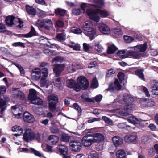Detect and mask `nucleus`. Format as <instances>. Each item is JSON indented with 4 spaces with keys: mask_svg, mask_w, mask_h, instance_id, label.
Wrapping results in <instances>:
<instances>
[{
    "mask_svg": "<svg viewBox=\"0 0 158 158\" xmlns=\"http://www.w3.org/2000/svg\"><path fill=\"white\" fill-rule=\"evenodd\" d=\"M98 28L99 31L103 34H109L110 32V29L108 26L103 23L99 24Z\"/></svg>",
    "mask_w": 158,
    "mask_h": 158,
    "instance_id": "4468645a",
    "label": "nucleus"
},
{
    "mask_svg": "<svg viewBox=\"0 0 158 158\" xmlns=\"http://www.w3.org/2000/svg\"><path fill=\"white\" fill-rule=\"evenodd\" d=\"M125 76V74L123 73L119 72L118 73L117 75L118 80H116L117 82H119V83L121 85V84L122 83L124 79Z\"/></svg>",
    "mask_w": 158,
    "mask_h": 158,
    "instance_id": "c9c22d12",
    "label": "nucleus"
},
{
    "mask_svg": "<svg viewBox=\"0 0 158 158\" xmlns=\"http://www.w3.org/2000/svg\"><path fill=\"white\" fill-rule=\"evenodd\" d=\"M66 84L68 87L73 88L75 91L78 92L76 89L77 87V83L73 79H71L67 80L66 82Z\"/></svg>",
    "mask_w": 158,
    "mask_h": 158,
    "instance_id": "f3484780",
    "label": "nucleus"
},
{
    "mask_svg": "<svg viewBox=\"0 0 158 158\" xmlns=\"http://www.w3.org/2000/svg\"><path fill=\"white\" fill-rule=\"evenodd\" d=\"M38 24L41 28L48 31H49L53 26V23L51 20L47 19H43Z\"/></svg>",
    "mask_w": 158,
    "mask_h": 158,
    "instance_id": "423d86ee",
    "label": "nucleus"
},
{
    "mask_svg": "<svg viewBox=\"0 0 158 158\" xmlns=\"http://www.w3.org/2000/svg\"><path fill=\"white\" fill-rule=\"evenodd\" d=\"M33 132L31 129H26L23 135V140L27 142L31 141L34 139Z\"/></svg>",
    "mask_w": 158,
    "mask_h": 158,
    "instance_id": "1a4fd4ad",
    "label": "nucleus"
},
{
    "mask_svg": "<svg viewBox=\"0 0 158 158\" xmlns=\"http://www.w3.org/2000/svg\"><path fill=\"white\" fill-rule=\"evenodd\" d=\"M72 11L73 15H79L82 13L80 8H74L72 10Z\"/></svg>",
    "mask_w": 158,
    "mask_h": 158,
    "instance_id": "de8ad7c7",
    "label": "nucleus"
},
{
    "mask_svg": "<svg viewBox=\"0 0 158 158\" xmlns=\"http://www.w3.org/2000/svg\"><path fill=\"white\" fill-rule=\"evenodd\" d=\"M116 158H126L125 152L122 150L118 151L116 153Z\"/></svg>",
    "mask_w": 158,
    "mask_h": 158,
    "instance_id": "f704fd0d",
    "label": "nucleus"
},
{
    "mask_svg": "<svg viewBox=\"0 0 158 158\" xmlns=\"http://www.w3.org/2000/svg\"><path fill=\"white\" fill-rule=\"evenodd\" d=\"M81 27L83 30L86 31L85 32V35L89 37L91 40L95 39L96 34V31L92 27L91 23L87 22L84 23Z\"/></svg>",
    "mask_w": 158,
    "mask_h": 158,
    "instance_id": "7ed1b4c3",
    "label": "nucleus"
},
{
    "mask_svg": "<svg viewBox=\"0 0 158 158\" xmlns=\"http://www.w3.org/2000/svg\"><path fill=\"white\" fill-rule=\"evenodd\" d=\"M142 89L145 93V95L146 97L149 98L150 97V94L149 93V91L147 88L144 86H142Z\"/></svg>",
    "mask_w": 158,
    "mask_h": 158,
    "instance_id": "e2e57ef3",
    "label": "nucleus"
},
{
    "mask_svg": "<svg viewBox=\"0 0 158 158\" xmlns=\"http://www.w3.org/2000/svg\"><path fill=\"white\" fill-rule=\"evenodd\" d=\"M83 49L85 51L87 52L90 49L92 48V46L89 44L86 43H84L83 44Z\"/></svg>",
    "mask_w": 158,
    "mask_h": 158,
    "instance_id": "864d4df0",
    "label": "nucleus"
},
{
    "mask_svg": "<svg viewBox=\"0 0 158 158\" xmlns=\"http://www.w3.org/2000/svg\"><path fill=\"white\" fill-rule=\"evenodd\" d=\"M128 122L133 124H138L140 123V121L137 118L134 116L132 115L129 116L127 118Z\"/></svg>",
    "mask_w": 158,
    "mask_h": 158,
    "instance_id": "cd10ccee",
    "label": "nucleus"
},
{
    "mask_svg": "<svg viewBox=\"0 0 158 158\" xmlns=\"http://www.w3.org/2000/svg\"><path fill=\"white\" fill-rule=\"evenodd\" d=\"M6 28L3 24L0 23V33H4L6 31Z\"/></svg>",
    "mask_w": 158,
    "mask_h": 158,
    "instance_id": "0e129e2a",
    "label": "nucleus"
},
{
    "mask_svg": "<svg viewBox=\"0 0 158 158\" xmlns=\"http://www.w3.org/2000/svg\"><path fill=\"white\" fill-rule=\"evenodd\" d=\"M152 94L155 95H158V83L153 84L152 87Z\"/></svg>",
    "mask_w": 158,
    "mask_h": 158,
    "instance_id": "e433bc0d",
    "label": "nucleus"
},
{
    "mask_svg": "<svg viewBox=\"0 0 158 158\" xmlns=\"http://www.w3.org/2000/svg\"><path fill=\"white\" fill-rule=\"evenodd\" d=\"M144 70L143 69H139L136 70L135 72V74L141 79L144 80V75L143 72Z\"/></svg>",
    "mask_w": 158,
    "mask_h": 158,
    "instance_id": "2f4dec72",
    "label": "nucleus"
},
{
    "mask_svg": "<svg viewBox=\"0 0 158 158\" xmlns=\"http://www.w3.org/2000/svg\"><path fill=\"white\" fill-rule=\"evenodd\" d=\"M118 127L121 129H126L127 127L130 126L126 125V123H119L118 125Z\"/></svg>",
    "mask_w": 158,
    "mask_h": 158,
    "instance_id": "bf43d9fd",
    "label": "nucleus"
},
{
    "mask_svg": "<svg viewBox=\"0 0 158 158\" xmlns=\"http://www.w3.org/2000/svg\"><path fill=\"white\" fill-rule=\"evenodd\" d=\"M81 97L84 102L93 103L95 102V101L93 99L88 98L85 94H82Z\"/></svg>",
    "mask_w": 158,
    "mask_h": 158,
    "instance_id": "72a5a7b5",
    "label": "nucleus"
},
{
    "mask_svg": "<svg viewBox=\"0 0 158 158\" xmlns=\"http://www.w3.org/2000/svg\"><path fill=\"white\" fill-rule=\"evenodd\" d=\"M17 96L21 100H24L25 98V94L20 90L18 91V92L17 94Z\"/></svg>",
    "mask_w": 158,
    "mask_h": 158,
    "instance_id": "6e6d98bb",
    "label": "nucleus"
},
{
    "mask_svg": "<svg viewBox=\"0 0 158 158\" xmlns=\"http://www.w3.org/2000/svg\"><path fill=\"white\" fill-rule=\"evenodd\" d=\"M43 102L41 99L37 97V98L33 100H32L31 103L35 105H41L42 104Z\"/></svg>",
    "mask_w": 158,
    "mask_h": 158,
    "instance_id": "c03bdc74",
    "label": "nucleus"
},
{
    "mask_svg": "<svg viewBox=\"0 0 158 158\" xmlns=\"http://www.w3.org/2000/svg\"><path fill=\"white\" fill-rule=\"evenodd\" d=\"M66 12V10L60 8H57L55 10L56 14L60 17H63Z\"/></svg>",
    "mask_w": 158,
    "mask_h": 158,
    "instance_id": "473e14b6",
    "label": "nucleus"
},
{
    "mask_svg": "<svg viewBox=\"0 0 158 158\" xmlns=\"http://www.w3.org/2000/svg\"><path fill=\"white\" fill-rule=\"evenodd\" d=\"M40 74H35L34 73H31V78L33 80H38L40 77Z\"/></svg>",
    "mask_w": 158,
    "mask_h": 158,
    "instance_id": "13d9d810",
    "label": "nucleus"
},
{
    "mask_svg": "<svg viewBox=\"0 0 158 158\" xmlns=\"http://www.w3.org/2000/svg\"><path fill=\"white\" fill-rule=\"evenodd\" d=\"M89 158H99L98 154L95 152H92L89 154Z\"/></svg>",
    "mask_w": 158,
    "mask_h": 158,
    "instance_id": "4d7b16f0",
    "label": "nucleus"
},
{
    "mask_svg": "<svg viewBox=\"0 0 158 158\" xmlns=\"http://www.w3.org/2000/svg\"><path fill=\"white\" fill-rule=\"evenodd\" d=\"M12 131L13 132H20V133H23V129L20 126L15 125L13 126L12 128Z\"/></svg>",
    "mask_w": 158,
    "mask_h": 158,
    "instance_id": "37998d69",
    "label": "nucleus"
},
{
    "mask_svg": "<svg viewBox=\"0 0 158 158\" xmlns=\"http://www.w3.org/2000/svg\"><path fill=\"white\" fill-rule=\"evenodd\" d=\"M99 84L97 79L96 77L94 78L90 85V87L92 88L95 89L98 86Z\"/></svg>",
    "mask_w": 158,
    "mask_h": 158,
    "instance_id": "ea45409f",
    "label": "nucleus"
},
{
    "mask_svg": "<svg viewBox=\"0 0 158 158\" xmlns=\"http://www.w3.org/2000/svg\"><path fill=\"white\" fill-rule=\"evenodd\" d=\"M42 75L48 76V69L46 68H42L41 71Z\"/></svg>",
    "mask_w": 158,
    "mask_h": 158,
    "instance_id": "69168bd1",
    "label": "nucleus"
},
{
    "mask_svg": "<svg viewBox=\"0 0 158 158\" xmlns=\"http://www.w3.org/2000/svg\"><path fill=\"white\" fill-rule=\"evenodd\" d=\"M125 40L128 43H130L133 41L134 39L133 37L128 35L124 36Z\"/></svg>",
    "mask_w": 158,
    "mask_h": 158,
    "instance_id": "603ef678",
    "label": "nucleus"
},
{
    "mask_svg": "<svg viewBox=\"0 0 158 158\" xmlns=\"http://www.w3.org/2000/svg\"><path fill=\"white\" fill-rule=\"evenodd\" d=\"M56 38L60 41H64L65 40V35L63 33H58L56 36Z\"/></svg>",
    "mask_w": 158,
    "mask_h": 158,
    "instance_id": "3c124183",
    "label": "nucleus"
},
{
    "mask_svg": "<svg viewBox=\"0 0 158 158\" xmlns=\"http://www.w3.org/2000/svg\"><path fill=\"white\" fill-rule=\"evenodd\" d=\"M150 140V139L148 136H144L142 137V142L144 144H147Z\"/></svg>",
    "mask_w": 158,
    "mask_h": 158,
    "instance_id": "052dcab7",
    "label": "nucleus"
},
{
    "mask_svg": "<svg viewBox=\"0 0 158 158\" xmlns=\"http://www.w3.org/2000/svg\"><path fill=\"white\" fill-rule=\"evenodd\" d=\"M97 64V63L96 61L91 62L89 64L88 67L90 68H95Z\"/></svg>",
    "mask_w": 158,
    "mask_h": 158,
    "instance_id": "338daca9",
    "label": "nucleus"
},
{
    "mask_svg": "<svg viewBox=\"0 0 158 158\" xmlns=\"http://www.w3.org/2000/svg\"><path fill=\"white\" fill-rule=\"evenodd\" d=\"M25 8L26 11L28 15L35 16L36 15L37 11L32 6L28 5H26L25 6Z\"/></svg>",
    "mask_w": 158,
    "mask_h": 158,
    "instance_id": "aec40b11",
    "label": "nucleus"
},
{
    "mask_svg": "<svg viewBox=\"0 0 158 158\" xmlns=\"http://www.w3.org/2000/svg\"><path fill=\"white\" fill-rule=\"evenodd\" d=\"M117 54L118 56L121 58H125L127 57L126 51L124 50L118 51L117 52Z\"/></svg>",
    "mask_w": 158,
    "mask_h": 158,
    "instance_id": "79ce46f5",
    "label": "nucleus"
},
{
    "mask_svg": "<svg viewBox=\"0 0 158 158\" xmlns=\"http://www.w3.org/2000/svg\"><path fill=\"white\" fill-rule=\"evenodd\" d=\"M94 48L98 52H102L103 49L99 44L98 43H96L94 45Z\"/></svg>",
    "mask_w": 158,
    "mask_h": 158,
    "instance_id": "8fccbe9b",
    "label": "nucleus"
},
{
    "mask_svg": "<svg viewBox=\"0 0 158 158\" xmlns=\"http://www.w3.org/2000/svg\"><path fill=\"white\" fill-rule=\"evenodd\" d=\"M38 33L36 31L35 28L32 26L31 27L30 31L29 33L25 34H20L22 37L24 38H31L33 36H37Z\"/></svg>",
    "mask_w": 158,
    "mask_h": 158,
    "instance_id": "dca6fc26",
    "label": "nucleus"
},
{
    "mask_svg": "<svg viewBox=\"0 0 158 158\" xmlns=\"http://www.w3.org/2000/svg\"><path fill=\"white\" fill-rule=\"evenodd\" d=\"M135 49L138 50V51L141 52H145L147 48V43L145 42L144 44L137 45L134 47Z\"/></svg>",
    "mask_w": 158,
    "mask_h": 158,
    "instance_id": "4be33fe9",
    "label": "nucleus"
},
{
    "mask_svg": "<svg viewBox=\"0 0 158 158\" xmlns=\"http://www.w3.org/2000/svg\"><path fill=\"white\" fill-rule=\"evenodd\" d=\"M53 125L50 128V131L52 133L54 134H57L59 132V130L58 126L55 124V123H52Z\"/></svg>",
    "mask_w": 158,
    "mask_h": 158,
    "instance_id": "a19ab883",
    "label": "nucleus"
},
{
    "mask_svg": "<svg viewBox=\"0 0 158 158\" xmlns=\"http://www.w3.org/2000/svg\"><path fill=\"white\" fill-rule=\"evenodd\" d=\"M71 32L76 34H79L82 33L81 30L79 28L76 27H74L71 30Z\"/></svg>",
    "mask_w": 158,
    "mask_h": 158,
    "instance_id": "5fc2aeb1",
    "label": "nucleus"
},
{
    "mask_svg": "<svg viewBox=\"0 0 158 158\" xmlns=\"http://www.w3.org/2000/svg\"><path fill=\"white\" fill-rule=\"evenodd\" d=\"M64 58L60 56H57L54 57L52 61V65L58 64H62V63L63 61Z\"/></svg>",
    "mask_w": 158,
    "mask_h": 158,
    "instance_id": "393cba45",
    "label": "nucleus"
},
{
    "mask_svg": "<svg viewBox=\"0 0 158 158\" xmlns=\"http://www.w3.org/2000/svg\"><path fill=\"white\" fill-rule=\"evenodd\" d=\"M88 6L86 3H82L80 5L81 9L82 12H83L84 13L86 10V13H87V11L89 9H91V8H88Z\"/></svg>",
    "mask_w": 158,
    "mask_h": 158,
    "instance_id": "49530a36",
    "label": "nucleus"
},
{
    "mask_svg": "<svg viewBox=\"0 0 158 158\" xmlns=\"http://www.w3.org/2000/svg\"><path fill=\"white\" fill-rule=\"evenodd\" d=\"M60 137L61 141L62 142H67L69 141L70 136L64 132H63L60 134Z\"/></svg>",
    "mask_w": 158,
    "mask_h": 158,
    "instance_id": "7c9ffc66",
    "label": "nucleus"
},
{
    "mask_svg": "<svg viewBox=\"0 0 158 158\" xmlns=\"http://www.w3.org/2000/svg\"><path fill=\"white\" fill-rule=\"evenodd\" d=\"M93 138V141L94 143H100L104 141V137L103 135L99 133H97L94 134Z\"/></svg>",
    "mask_w": 158,
    "mask_h": 158,
    "instance_id": "a211bd4d",
    "label": "nucleus"
},
{
    "mask_svg": "<svg viewBox=\"0 0 158 158\" xmlns=\"http://www.w3.org/2000/svg\"><path fill=\"white\" fill-rule=\"evenodd\" d=\"M102 98V96L101 94L97 95L95 97L94 100L97 102H101Z\"/></svg>",
    "mask_w": 158,
    "mask_h": 158,
    "instance_id": "774afa93",
    "label": "nucleus"
},
{
    "mask_svg": "<svg viewBox=\"0 0 158 158\" xmlns=\"http://www.w3.org/2000/svg\"><path fill=\"white\" fill-rule=\"evenodd\" d=\"M40 85L41 87H45L46 88H48L49 86L52 85V83L51 81L46 80L40 81Z\"/></svg>",
    "mask_w": 158,
    "mask_h": 158,
    "instance_id": "4c0bfd02",
    "label": "nucleus"
},
{
    "mask_svg": "<svg viewBox=\"0 0 158 158\" xmlns=\"http://www.w3.org/2000/svg\"><path fill=\"white\" fill-rule=\"evenodd\" d=\"M53 67V73L55 76L56 77H59L62 71L65 68V65L64 64H59L52 65Z\"/></svg>",
    "mask_w": 158,
    "mask_h": 158,
    "instance_id": "0eeeda50",
    "label": "nucleus"
},
{
    "mask_svg": "<svg viewBox=\"0 0 158 158\" xmlns=\"http://www.w3.org/2000/svg\"><path fill=\"white\" fill-rule=\"evenodd\" d=\"M77 88L76 89L78 92L81 90L87 89L89 86V83L88 79L85 77L80 76L77 79Z\"/></svg>",
    "mask_w": 158,
    "mask_h": 158,
    "instance_id": "20e7f679",
    "label": "nucleus"
},
{
    "mask_svg": "<svg viewBox=\"0 0 158 158\" xmlns=\"http://www.w3.org/2000/svg\"><path fill=\"white\" fill-rule=\"evenodd\" d=\"M70 148L71 150L75 152H79L81 149L82 145L79 141L73 140L70 143Z\"/></svg>",
    "mask_w": 158,
    "mask_h": 158,
    "instance_id": "6e6552de",
    "label": "nucleus"
},
{
    "mask_svg": "<svg viewBox=\"0 0 158 158\" xmlns=\"http://www.w3.org/2000/svg\"><path fill=\"white\" fill-rule=\"evenodd\" d=\"M22 148V151L21 152H28V153L33 154L35 156L39 157H41L42 156V155L40 153L34 148L30 147L29 149L26 148Z\"/></svg>",
    "mask_w": 158,
    "mask_h": 158,
    "instance_id": "f8f14e48",
    "label": "nucleus"
},
{
    "mask_svg": "<svg viewBox=\"0 0 158 158\" xmlns=\"http://www.w3.org/2000/svg\"><path fill=\"white\" fill-rule=\"evenodd\" d=\"M12 45L14 47H17L19 46L21 47H24V44L21 42H15L12 44Z\"/></svg>",
    "mask_w": 158,
    "mask_h": 158,
    "instance_id": "680f3d73",
    "label": "nucleus"
},
{
    "mask_svg": "<svg viewBox=\"0 0 158 158\" xmlns=\"http://www.w3.org/2000/svg\"><path fill=\"white\" fill-rule=\"evenodd\" d=\"M49 140H52L51 143L53 144H56L59 140V138L58 136L55 135H50L48 137Z\"/></svg>",
    "mask_w": 158,
    "mask_h": 158,
    "instance_id": "58836bf2",
    "label": "nucleus"
},
{
    "mask_svg": "<svg viewBox=\"0 0 158 158\" xmlns=\"http://www.w3.org/2000/svg\"><path fill=\"white\" fill-rule=\"evenodd\" d=\"M37 92L34 89L31 88L29 90V93L28 96V99L31 102L33 100L37 98Z\"/></svg>",
    "mask_w": 158,
    "mask_h": 158,
    "instance_id": "6ab92c4d",
    "label": "nucleus"
},
{
    "mask_svg": "<svg viewBox=\"0 0 158 158\" xmlns=\"http://www.w3.org/2000/svg\"><path fill=\"white\" fill-rule=\"evenodd\" d=\"M121 88V86L119 82H117L116 80H115L114 83H111L109 85L108 88L106 90L113 92L115 91L116 90H120Z\"/></svg>",
    "mask_w": 158,
    "mask_h": 158,
    "instance_id": "9b49d317",
    "label": "nucleus"
},
{
    "mask_svg": "<svg viewBox=\"0 0 158 158\" xmlns=\"http://www.w3.org/2000/svg\"><path fill=\"white\" fill-rule=\"evenodd\" d=\"M94 3L91 5L95 8H101L104 5V1H93Z\"/></svg>",
    "mask_w": 158,
    "mask_h": 158,
    "instance_id": "c85d7f7f",
    "label": "nucleus"
},
{
    "mask_svg": "<svg viewBox=\"0 0 158 158\" xmlns=\"http://www.w3.org/2000/svg\"><path fill=\"white\" fill-rule=\"evenodd\" d=\"M87 14L91 19L96 22H99L100 19L98 14L103 17H106L109 15L107 11L100 9L96 10L93 9H89L87 11Z\"/></svg>",
    "mask_w": 158,
    "mask_h": 158,
    "instance_id": "f03ea898",
    "label": "nucleus"
},
{
    "mask_svg": "<svg viewBox=\"0 0 158 158\" xmlns=\"http://www.w3.org/2000/svg\"><path fill=\"white\" fill-rule=\"evenodd\" d=\"M59 152L62 155H66L68 154V148L65 146L59 145L57 147Z\"/></svg>",
    "mask_w": 158,
    "mask_h": 158,
    "instance_id": "5701e85b",
    "label": "nucleus"
},
{
    "mask_svg": "<svg viewBox=\"0 0 158 158\" xmlns=\"http://www.w3.org/2000/svg\"><path fill=\"white\" fill-rule=\"evenodd\" d=\"M15 17L13 15H8L5 19V22L6 24L9 27H11L14 24V21Z\"/></svg>",
    "mask_w": 158,
    "mask_h": 158,
    "instance_id": "412c9836",
    "label": "nucleus"
},
{
    "mask_svg": "<svg viewBox=\"0 0 158 158\" xmlns=\"http://www.w3.org/2000/svg\"><path fill=\"white\" fill-rule=\"evenodd\" d=\"M134 101V98L131 95L127 93L125 94L123 96V101L126 104L123 107V110L127 112H121L120 114L123 116H127L129 115L130 112L133 109V105L132 104Z\"/></svg>",
    "mask_w": 158,
    "mask_h": 158,
    "instance_id": "f257e3e1",
    "label": "nucleus"
},
{
    "mask_svg": "<svg viewBox=\"0 0 158 158\" xmlns=\"http://www.w3.org/2000/svg\"><path fill=\"white\" fill-rule=\"evenodd\" d=\"M90 136H92L91 133L86 134L83 138L81 140V142L82 144L84 146H89L92 144L93 142H94L93 138L91 139L88 138V137Z\"/></svg>",
    "mask_w": 158,
    "mask_h": 158,
    "instance_id": "9d476101",
    "label": "nucleus"
},
{
    "mask_svg": "<svg viewBox=\"0 0 158 158\" xmlns=\"http://www.w3.org/2000/svg\"><path fill=\"white\" fill-rule=\"evenodd\" d=\"M24 121L29 123H32L35 121L34 117L28 112H24L23 115Z\"/></svg>",
    "mask_w": 158,
    "mask_h": 158,
    "instance_id": "ddd939ff",
    "label": "nucleus"
},
{
    "mask_svg": "<svg viewBox=\"0 0 158 158\" xmlns=\"http://www.w3.org/2000/svg\"><path fill=\"white\" fill-rule=\"evenodd\" d=\"M113 144L115 146L120 145L123 143V140L120 137L118 136H114L112 138Z\"/></svg>",
    "mask_w": 158,
    "mask_h": 158,
    "instance_id": "bb28decb",
    "label": "nucleus"
},
{
    "mask_svg": "<svg viewBox=\"0 0 158 158\" xmlns=\"http://www.w3.org/2000/svg\"><path fill=\"white\" fill-rule=\"evenodd\" d=\"M117 49L118 48L113 44L108 47L107 53L108 54H113Z\"/></svg>",
    "mask_w": 158,
    "mask_h": 158,
    "instance_id": "c756f323",
    "label": "nucleus"
},
{
    "mask_svg": "<svg viewBox=\"0 0 158 158\" xmlns=\"http://www.w3.org/2000/svg\"><path fill=\"white\" fill-rule=\"evenodd\" d=\"M102 118L103 120L104 121L105 123L111 125H113V121L108 117L105 116H103L102 117Z\"/></svg>",
    "mask_w": 158,
    "mask_h": 158,
    "instance_id": "a18cd8bd",
    "label": "nucleus"
},
{
    "mask_svg": "<svg viewBox=\"0 0 158 158\" xmlns=\"http://www.w3.org/2000/svg\"><path fill=\"white\" fill-rule=\"evenodd\" d=\"M73 106L74 108L77 110L78 112V115H80L82 113V109L80 106L78 105V104L77 103H75L73 104Z\"/></svg>",
    "mask_w": 158,
    "mask_h": 158,
    "instance_id": "09e8293b",
    "label": "nucleus"
},
{
    "mask_svg": "<svg viewBox=\"0 0 158 158\" xmlns=\"http://www.w3.org/2000/svg\"><path fill=\"white\" fill-rule=\"evenodd\" d=\"M7 102L6 100L0 98V118L4 115L5 111L7 108Z\"/></svg>",
    "mask_w": 158,
    "mask_h": 158,
    "instance_id": "2eb2a0df",
    "label": "nucleus"
},
{
    "mask_svg": "<svg viewBox=\"0 0 158 158\" xmlns=\"http://www.w3.org/2000/svg\"><path fill=\"white\" fill-rule=\"evenodd\" d=\"M128 54L130 56L132 57L135 59H139L143 56L142 53H139L138 52L129 51Z\"/></svg>",
    "mask_w": 158,
    "mask_h": 158,
    "instance_id": "a878e982",
    "label": "nucleus"
},
{
    "mask_svg": "<svg viewBox=\"0 0 158 158\" xmlns=\"http://www.w3.org/2000/svg\"><path fill=\"white\" fill-rule=\"evenodd\" d=\"M136 136L132 135H128L124 137V140L127 143H130L135 142L136 139Z\"/></svg>",
    "mask_w": 158,
    "mask_h": 158,
    "instance_id": "b1692460",
    "label": "nucleus"
},
{
    "mask_svg": "<svg viewBox=\"0 0 158 158\" xmlns=\"http://www.w3.org/2000/svg\"><path fill=\"white\" fill-rule=\"evenodd\" d=\"M48 99L49 102L48 103L49 110L52 112H54L55 110L58 111V108L56 109V105L59 101L58 96L56 95H49L48 97Z\"/></svg>",
    "mask_w": 158,
    "mask_h": 158,
    "instance_id": "39448f33",
    "label": "nucleus"
}]
</instances>
